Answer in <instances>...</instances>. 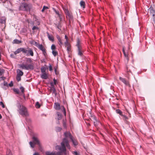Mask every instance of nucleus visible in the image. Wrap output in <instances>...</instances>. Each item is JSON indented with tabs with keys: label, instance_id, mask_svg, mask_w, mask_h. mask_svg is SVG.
I'll return each mask as SVG.
<instances>
[{
	"label": "nucleus",
	"instance_id": "nucleus-1",
	"mask_svg": "<svg viewBox=\"0 0 155 155\" xmlns=\"http://www.w3.org/2000/svg\"><path fill=\"white\" fill-rule=\"evenodd\" d=\"M65 138L62 140L61 143V146H57L56 149L60 151L61 152L65 153L66 151V147L69 149H70V146L68 139L69 138L70 139L73 137L71 134L68 132H65L64 133Z\"/></svg>",
	"mask_w": 155,
	"mask_h": 155
},
{
	"label": "nucleus",
	"instance_id": "nucleus-2",
	"mask_svg": "<svg viewBox=\"0 0 155 155\" xmlns=\"http://www.w3.org/2000/svg\"><path fill=\"white\" fill-rule=\"evenodd\" d=\"M38 136L37 134H35L32 136V139L33 140V142L30 141L29 142V144L32 148H34L35 147V145L37 144L38 145V147L41 148V144L40 142L37 137Z\"/></svg>",
	"mask_w": 155,
	"mask_h": 155
},
{
	"label": "nucleus",
	"instance_id": "nucleus-3",
	"mask_svg": "<svg viewBox=\"0 0 155 155\" xmlns=\"http://www.w3.org/2000/svg\"><path fill=\"white\" fill-rule=\"evenodd\" d=\"M19 109V114L24 117H28L29 116V114L27 111V108L23 106H21L19 104L18 107Z\"/></svg>",
	"mask_w": 155,
	"mask_h": 155
},
{
	"label": "nucleus",
	"instance_id": "nucleus-4",
	"mask_svg": "<svg viewBox=\"0 0 155 155\" xmlns=\"http://www.w3.org/2000/svg\"><path fill=\"white\" fill-rule=\"evenodd\" d=\"M31 8V5L30 4H28L25 3H22L19 7L20 10L25 11H30Z\"/></svg>",
	"mask_w": 155,
	"mask_h": 155
},
{
	"label": "nucleus",
	"instance_id": "nucleus-5",
	"mask_svg": "<svg viewBox=\"0 0 155 155\" xmlns=\"http://www.w3.org/2000/svg\"><path fill=\"white\" fill-rule=\"evenodd\" d=\"M76 45L78 48V54L80 56H83V54L81 46V41L79 38L77 39Z\"/></svg>",
	"mask_w": 155,
	"mask_h": 155
},
{
	"label": "nucleus",
	"instance_id": "nucleus-6",
	"mask_svg": "<svg viewBox=\"0 0 155 155\" xmlns=\"http://www.w3.org/2000/svg\"><path fill=\"white\" fill-rule=\"evenodd\" d=\"M18 66L20 68L26 70H33L34 68V66L32 64H19Z\"/></svg>",
	"mask_w": 155,
	"mask_h": 155
},
{
	"label": "nucleus",
	"instance_id": "nucleus-7",
	"mask_svg": "<svg viewBox=\"0 0 155 155\" xmlns=\"http://www.w3.org/2000/svg\"><path fill=\"white\" fill-rule=\"evenodd\" d=\"M25 50L26 51V52L24 53L26 54L27 56L31 55V56H34V52L31 48L28 47L26 48H25Z\"/></svg>",
	"mask_w": 155,
	"mask_h": 155
},
{
	"label": "nucleus",
	"instance_id": "nucleus-8",
	"mask_svg": "<svg viewBox=\"0 0 155 155\" xmlns=\"http://www.w3.org/2000/svg\"><path fill=\"white\" fill-rule=\"evenodd\" d=\"M37 47L42 51L43 54L45 57H46L47 56L46 50L44 46L41 44L38 45H37Z\"/></svg>",
	"mask_w": 155,
	"mask_h": 155
},
{
	"label": "nucleus",
	"instance_id": "nucleus-9",
	"mask_svg": "<svg viewBox=\"0 0 155 155\" xmlns=\"http://www.w3.org/2000/svg\"><path fill=\"white\" fill-rule=\"evenodd\" d=\"M119 80L123 82L127 86L130 87V85L129 81H127L125 78H123L121 77L119 78Z\"/></svg>",
	"mask_w": 155,
	"mask_h": 155
},
{
	"label": "nucleus",
	"instance_id": "nucleus-10",
	"mask_svg": "<svg viewBox=\"0 0 155 155\" xmlns=\"http://www.w3.org/2000/svg\"><path fill=\"white\" fill-rule=\"evenodd\" d=\"M21 52H22L23 53L26 52V51L25 50V48H20L17 50L15 51L14 52L15 54L16 55V54L19 53Z\"/></svg>",
	"mask_w": 155,
	"mask_h": 155
},
{
	"label": "nucleus",
	"instance_id": "nucleus-11",
	"mask_svg": "<svg viewBox=\"0 0 155 155\" xmlns=\"http://www.w3.org/2000/svg\"><path fill=\"white\" fill-rule=\"evenodd\" d=\"M54 107L55 110H58L61 108L62 109L61 106L60 104L58 103H55L54 104Z\"/></svg>",
	"mask_w": 155,
	"mask_h": 155
},
{
	"label": "nucleus",
	"instance_id": "nucleus-12",
	"mask_svg": "<svg viewBox=\"0 0 155 155\" xmlns=\"http://www.w3.org/2000/svg\"><path fill=\"white\" fill-rule=\"evenodd\" d=\"M123 51L125 58L126 59L127 62H128L129 60V58L128 56V54L127 53H126L125 51V48L124 47H123Z\"/></svg>",
	"mask_w": 155,
	"mask_h": 155
},
{
	"label": "nucleus",
	"instance_id": "nucleus-13",
	"mask_svg": "<svg viewBox=\"0 0 155 155\" xmlns=\"http://www.w3.org/2000/svg\"><path fill=\"white\" fill-rule=\"evenodd\" d=\"M148 11H150V14L153 17V18L155 17V11L152 8H149Z\"/></svg>",
	"mask_w": 155,
	"mask_h": 155
},
{
	"label": "nucleus",
	"instance_id": "nucleus-14",
	"mask_svg": "<svg viewBox=\"0 0 155 155\" xmlns=\"http://www.w3.org/2000/svg\"><path fill=\"white\" fill-rule=\"evenodd\" d=\"M41 78L43 79H46L48 78V75L46 73H42Z\"/></svg>",
	"mask_w": 155,
	"mask_h": 155
},
{
	"label": "nucleus",
	"instance_id": "nucleus-15",
	"mask_svg": "<svg viewBox=\"0 0 155 155\" xmlns=\"http://www.w3.org/2000/svg\"><path fill=\"white\" fill-rule=\"evenodd\" d=\"M94 126L96 127H97L98 125L100 124H101L100 121L97 119L95 121H94Z\"/></svg>",
	"mask_w": 155,
	"mask_h": 155
},
{
	"label": "nucleus",
	"instance_id": "nucleus-16",
	"mask_svg": "<svg viewBox=\"0 0 155 155\" xmlns=\"http://www.w3.org/2000/svg\"><path fill=\"white\" fill-rule=\"evenodd\" d=\"M71 140L72 141L73 144L74 145L76 146L78 144V142L77 140L76 139L74 138L73 137L71 138Z\"/></svg>",
	"mask_w": 155,
	"mask_h": 155
},
{
	"label": "nucleus",
	"instance_id": "nucleus-17",
	"mask_svg": "<svg viewBox=\"0 0 155 155\" xmlns=\"http://www.w3.org/2000/svg\"><path fill=\"white\" fill-rule=\"evenodd\" d=\"M56 37H57V38L58 41V44L60 46H61V45H63V43L62 42V40H61L60 37L59 35H57Z\"/></svg>",
	"mask_w": 155,
	"mask_h": 155
},
{
	"label": "nucleus",
	"instance_id": "nucleus-18",
	"mask_svg": "<svg viewBox=\"0 0 155 155\" xmlns=\"http://www.w3.org/2000/svg\"><path fill=\"white\" fill-rule=\"evenodd\" d=\"M80 4L81 7L82 8H85V3L84 1H81L80 2Z\"/></svg>",
	"mask_w": 155,
	"mask_h": 155
},
{
	"label": "nucleus",
	"instance_id": "nucleus-19",
	"mask_svg": "<svg viewBox=\"0 0 155 155\" xmlns=\"http://www.w3.org/2000/svg\"><path fill=\"white\" fill-rule=\"evenodd\" d=\"M47 34L49 39L52 41H54V38L53 36L52 35H50L48 32H47Z\"/></svg>",
	"mask_w": 155,
	"mask_h": 155
},
{
	"label": "nucleus",
	"instance_id": "nucleus-20",
	"mask_svg": "<svg viewBox=\"0 0 155 155\" xmlns=\"http://www.w3.org/2000/svg\"><path fill=\"white\" fill-rule=\"evenodd\" d=\"M23 72L21 70L18 69L17 70V75L21 76L23 75Z\"/></svg>",
	"mask_w": 155,
	"mask_h": 155
},
{
	"label": "nucleus",
	"instance_id": "nucleus-21",
	"mask_svg": "<svg viewBox=\"0 0 155 155\" xmlns=\"http://www.w3.org/2000/svg\"><path fill=\"white\" fill-rule=\"evenodd\" d=\"M50 90L52 93L54 94L55 95H56V91L54 87H51Z\"/></svg>",
	"mask_w": 155,
	"mask_h": 155
},
{
	"label": "nucleus",
	"instance_id": "nucleus-22",
	"mask_svg": "<svg viewBox=\"0 0 155 155\" xmlns=\"http://www.w3.org/2000/svg\"><path fill=\"white\" fill-rule=\"evenodd\" d=\"M60 152H51L50 155H61V153H62L60 151ZM64 153V152H63Z\"/></svg>",
	"mask_w": 155,
	"mask_h": 155
},
{
	"label": "nucleus",
	"instance_id": "nucleus-23",
	"mask_svg": "<svg viewBox=\"0 0 155 155\" xmlns=\"http://www.w3.org/2000/svg\"><path fill=\"white\" fill-rule=\"evenodd\" d=\"M64 12L66 14V15L68 16L69 17L71 16V14L69 12V11H68V9H65L64 10Z\"/></svg>",
	"mask_w": 155,
	"mask_h": 155
},
{
	"label": "nucleus",
	"instance_id": "nucleus-24",
	"mask_svg": "<svg viewBox=\"0 0 155 155\" xmlns=\"http://www.w3.org/2000/svg\"><path fill=\"white\" fill-rule=\"evenodd\" d=\"M57 114L58 115V120H61L62 118V116L61 114L59 112H57Z\"/></svg>",
	"mask_w": 155,
	"mask_h": 155
},
{
	"label": "nucleus",
	"instance_id": "nucleus-25",
	"mask_svg": "<svg viewBox=\"0 0 155 155\" xmlns=\"http://www.w3.org/2000/svg\"><path fill=\"white\" fill-rule=\"evenodd\" d=\"M90 119L91 120H93L94 121H95L97 119L96 117H95V116L94 115H91L90 116Z\"/></svg>",
	"mask_w": 155,
	"mask_h": 155
},
{
	"label": "nucleus",
	"instance_id": "nucleus-26",
	"mask_svg": "<svg viewBox=\"0 0 155 155\" xmlns=\"http://www.w3.org/2000/svg\"><path fill=\"white\" fill-rule=\"evenodd\" d=\"M46 68L44 67H43L41 68V72L42 73H45L46 72Z\"/></svg>",
	"mask_w": 155,
	"mask_h": 155
},
{
	"label": "nucleus",
	"instance_id": "nucleus-27",
	"mask_svg": "<svg viewBox=\"0 0 155 155\" xmlns=\"http://www.w3.org/2000/svg\"><path fill=\"white\" fill-rule=\"evenodd\" d=\"M116 112L119 114L120 115L123 116V115L122 114V112L119 109H117L116 110Z\"/></svg>",
	"mask_w": 155,
	"mask_h": 155
},
{
	"label": "nucleus",
	"instance_id": "nucleus-28",
	"mask_svg": "<svg viewBox=\"0 0 155 155\" xmlns=\"http://www.w3.org/2000/svg\"><path fill=\"white\" fill-rule=\"evenodd\" d=\"M6 22L5 18H2L0 19V23L1 24H5Z\"/></svg>",
	"mask_w": 155,
	"mask_h": 155
},
{
	"label": "nucleus",
	"instance_id": "nucleus-29",
	"mask_svg": "<svg viewBox=\"0 0 155 155\" xmlns=\"http://www.w3.org/2000/svg\"><path fill=\"white\" fill-rule=\"evenodd\" d=\"M21 42V41H20L19 40H18V39H15L13 40V44H18Z\"/></svg>",
	"mask_w": 155,
	"mask_h": 155
},
{
	"label": "nucleus",
	"instance_id": "nucleus-30",
	"mask_svg": "<svg viewBox=\"0 0 155 155\" xmlns=\"http://www.w3.org/2000/svg\"><path fill=\"white\" fill-rule=\"evenodd\" d=\"M52 53L54 57L56 56L58 54V51H56L55 50L52 51Z\"/></svg>",
	"mask_w": 155,
	"mask_h": 155
},
{
	"label": "nucleus",
	"instance_id": "nucleus-31",
	"mask_svg": "<svg viewBox=\"0 0 155 155\" xmlns=\"http://www.w3.org/2000/svg\"><path fill=\"white\" fill-rule=\"evenodd\" d=\"M61 107L62 108V111L63 112V113H64V115H65V116H66V112L65 109L64 107L63 106H61Z\"/></svg>",
	"mask_w": 155,
	"mask_h": 155
},
{
	"label": "nucleus",
	"instance_id": "nucleus-32",
	"mask_svg": "<svg viewBox=\"0 0 155 155\" xmlns=\"http://www.w3.org/2000/svg\"><path fill=\"white\" fill-rule=\"evenodd\" d=\"M54 10V12H55V13H56V14H57L58 16V17H59V18L61 19V15H60V14H59V12H58V11H57L55 9H53Z\"/></svg>",
	"mask_w": 155,
	"mask_h": 155
},
{
	"label": "nucleus",
	"instance_id": "nucleus-33",
	"mask_svg": "<svg viewBox=\"0 0 155 155\" xmlns=\"http://www.w3.org/2000/svg\"><path fill=\"white\" fill-rule=\"evenodd\" d=\"M6 155H12L11 151L10 150H7Z\"/></svg>",
	"mask_w": 155,
	"mask_h": 155
},
{
	"label": "nucleus",
	"instance_id": "nucleus-34",
	"mask_svg": "<svg viewBox=\"0 0 155 155\" xmlns=\"http://www.w3.org/2000/svg\"><path fill=\"white\" fill-rule=\"evenodd\" d=\"M48 9V8L47 6H44L43 7V8L41 10V12H44L45 11V10L46 9Z\"/></svg>",
	"mask_w": 155,
	"mask_h": 155
},
{
	"label": "nucleus",
	"instance_id": "nucleus-35",
	"mask_svg": "<svg viewBox=\"0 0 155 155\" xmlns=\"http://www.w3.org/2000/svg\"><path fill=\"white\" fill-rule=\"evenodd\" d=\"M17 94H19V91L18 89H14L13 90Z\"/></svg>",
	"mask_w": 155,
	"mask_h": 155
},
{
	"label": "nucleus",
	"instance_id": "nucleus-36",
	"mask_svg": "<svg viewBox=\"0 0 155 155\" xmlns=\"http://www.w3.org/2000/svg\"><path fill=\"white\" fill-rule=\"evenodd\" d=\"M36 107L37 108H39L40 107V105L39 103L38 102H37L36 103V104H35Z\"/></svg>",
	"mask_w": 155,
	"mask_h": 155
},
{
	"label": "nucleus",
	"instance_id": "nucleus-37",
	"mask_svg": "<svg viewBox=\"0 0 155 155\" xmlns=\"http://www.w3.org/2000/svg\"><path fill=\"white\" fill-rule=\"evenodd\" d=\"M16 78L18 81H19L21 80V76H19V75L18 76V75H17Z\"/></svg>",
	"mask_w": 155,
	"mask_h": 155
},
{
	"label": "nucleus",
	"instance_id": "nucleus-38",
	"mask_svg": "<svg viewBox=\"0 0 155 155\" xmlns=\"http://www.w3.org/2000/svg\"><path fill=\"white\" fill-rule=\"evenodd\" d=\"M38 29H39L38 27L36 26H34L32 28V30L34 31H35V30H38Z\"/></svg>",
	"mask_w": 155,
	"mask_h": 155
},
{
	"label": "nucleus",
	"instance_id": "nucleus-39",
	"mask_svg": "<svg viewBox=\"0 0 155 155\" xmlns=\"http://www.w3.org/2000/svg\"><path fill=\"white\" fill-rule=\"evenodd\" d=\"M56 49V47L54 45H52L51 46V49L52 51L55 50Z\"/></svg>",
	"mask_w": 155,
	"mask_h": 155
},
{
	"label": "nucleus",
	"instance_id": "nucleus-40",
	"mask_svg": "<svg viewBox=\"0 0 155 155\" xmlns=\"http://www.w3.org/2000/svg\"><path fill=\"white\" fill-rule=\"evenodd\" d=\"M4 70L3 69L0 68V75H2L4 73Z\"/></svg>",
	"mask_w": 155,
	"mask_h": 155
},
{
	"label": "nucleus",
	"instance_id": "nucleus-41",
	"mask_svg": "<svg viewBox=\"0 0 155 155\" xmlns=\"http://www.w3.org/2000/svg\"><path fill=\"white\" fill-rule=\"evenodd\" d=\"M67 48V50L68 51H70L71 49V47L70 45H68V46H66Z\"/></svg>",
	"mask_w": 155,
	"mask_h": 155
},
{
	"label": "nucleus",
	"instance_id": "nucleus-42",
	"mask_svg": "<svg viewBox=\"0 0 155 155\" xmlns=\"http://www.w3.org/2000/svg\"><path fill=\"white\" fill-rule=\"evenodd\" d=\"M64 44L65 47L67 46L68 45H70V44L68 42V41H66L64 43Z\"/></svg>",
	"mask_w": 155,
	"mask_h": 155
},
{
	"label": "nucleus",
	"instance_id": "nucleus-43",
	"mask_svg": "<svg viewBox=\"0 0 155 155\" xmlns=\"http://www.w3.org/2000/svg\"><path fill=\"white\" fill-rule=\"evenodd\" d=\"M20 89L21 92L23 93L24 92V88L23 87H20Z\"/></svg>",
	"mask_w": 155,
	"mask_h": 155
},
{
	"label": "nucleus",
	"instance_id": "nucleus-44",
	"mask_svg": "<svg viewBox=\"0 0 155 155\" xmlns=\"http://www.w3.org/2000/svg\"><path fill=\"white\" fill-rule=\"evenodd\" d=\"M26 61L27 62H29L30 63L31 62V61H32V60H31V59L30 58H26Z\"/></svg>",
	"mask_w": 155,
	"mask_h": 155
},
{
	"label": "nucleus",
	"instance_id": "nucleus-45",
	"mask_svg": "<svg viewBox=\"0 0 155 155\" xmlns=\"http://www.w3.org/2000/svg\"><path fill=\"white\" fill-rule=\"evenodd\" d=\"M0 105L3 108H5V106L3 103V102L2 101L0 102Z\"/></svg>",
	"mask_w": 155,
	"mask_h": 155
},
{
	"label": "nucleus",
	"instance_id": "nucleus-46",
	"mask_svg": "<svg viewBox=\"0 0 155 155\" xmlns=\"http://www.w3.org/2000/svg\"><path fill=\"white\" fill-rule=\"evenodd\" d=\"M72 153L73 154H74V155H79V154L77 151H73L72 152Z\"/></svg>",
	"mask_w": 155,
	"mask_h": 155
},
{
	"label": "nucleus",
	"instance_id": "nucleus-47",
	"mask_svg": "<svg viewBox=\"0 0 155 155\" xmlns=\"http://www.w3.org/2000/svg\"><path fill=\"white\" fill-rule=\"evenodd\" d=\"M49 71H51L53 70L52 67V66L50 64H49Z\"/></svg>",
	"mask_w": 155,
	"mask_h": 155
},
{
	"label": "nucleus",
	"instance_id": "nucleus-48",
	"mask_svg": "<svg viewBox=\"0 0 155 155\" xmlns=\"http://www.w3.org/2000/svg\"><path fill=\"white\" fill-rule=\"evenodd\" d=\"M51 152L49 151H47L45 152L46 155H50Z\"/></svg>",
	"mask_w": 155,
	"mask_h": 155
},
{
	"label": "nucleus",
	"instance_id": "nucleus-49",
	"mask_svg": "<svg viewBox=\"0 0 155 155\" xmlns=\"http://www.w3.org/2000/svg\"><path fill=\"white\" fill-rule=\"evenodd\" d=\"M9 85L10 87H11L13 86V84L12 81H11L10 84H9Z\"/></svg>",
	"mask_w": 155,
	"mask_h": 155
},
{
	"label": "nucleus",
	"instance_id": "nucleus-50",
	"mask_svg": "<svg viewBox=\"0 0 155 155\" xmlns=\"http://www.w3.org/2000/svg\"><path fill=\"white\" fill-rule=\"evenodd\" d=\"M53 81L54 82V84L56 85L57 84V81L56 80H55L54 78L53 79Z\"/></svg>",
	"mask_w": 155,
	"mask_h": 155
},
{
	"label": "nucleus",
	"instance_id": "nucleus-51",
	"mask_svg": "<svg viewBox=\"0 0 155 155\" xmlns=\"http://www.w3.org/2000/svg\"><path fill=\"white\" fill-rule=\"evenodd\" d=\"M57 28L60 30H61V26L59 25L57 26Z\"/></svg>",
	"mask_w": 155,
	"mask_h": 155
},
{
	"label": "nucleus",
	"instance_id": "nucleus-52",
	"mask_svg": "<svg viewBox=\"0 0 155 155\" xmlns=\"http://www.w3.org/2000/svg\"><path fill=\"white\" fill-rule=\"evenodd\" d=\"M55 72L56 74H58V72L57 71V69L56 68H55L54 69Z\"/></svg>",
	"mask_w": 155,
	"mask_h": 155
},
{
	"label": "nucleus",
	"instance_id": "nucleus-53",
	"mask_svg": "<svg viewBox=\"0 0 155 155\" xmlns=\"http://www.w3.org/2000/svg\"><path fill=\"white\" fill-rule=\"evenodd\" d=\"M65 38L66 40V41H68V38L67 36L66 35H65Z\"/></svg>",
	"mask_w": 155,
	"mask_h": 155
},
{
	"label": "nucleus",
	"instance_id": "nucleus-54",
	"mask_svg": "<svg viewBox=\"0 0 155 155\" xmlns=\"http://www.w3.org/2000/svg\"><path fill=\"white\" fill-rule=\"evenodd\" d=\"M50 85L51 86V87H54V84L53 83H52V82L51 83Z\"/></svg>",
	"mask_w": 155,
	"mask_h": 155
},
{
	"label": "nucleus",
	"instance_id": "nucleus-55",
	"mask_svg": "<svg viewBox=\"0 0 155 155\" xmlns=\"http://www.w3.org/2000/svg\"><path fill=\"white\" fill-rule=\"evenodd\" d=\"M63 126H64V127H66V123H65V122H64H64H63Z\"/></svg>",
	"mask_w": 155,
	"mask_h": 155
},
{
	"label": "nucleus",
	"instance_id": "nucleus-56",
	"mask_svg": "<svg viewBox=\"0 0 155 155\" xmlns=\"http://www.w3.org/2000/svg\"><path fill=\"white\" fill-rule=\"evenodd\" d=\"M127 72H131V71L130 69H128V68H127Z\"/></svg>",
	"mask_w": 155,
	"mask_h": 155
},
{
	"label": "nucleus",
	"instance_id": "nucleus-57",
	"mask_svg": "<svg viewBox=\"0 0 155 155\" xmlns=\"http://www.w3.org/2000/svg\"><path fill=\"white\" fill-rule=\"evenodd\" d=\"M4 85L5 86H7L8 85V83L7 82H4Z\"/></svg>",
	"mask_w": 155,
	"mask_h": 155
},
{
	"label": "nucleus",
	"instance_id": "nucleus-58",
	"mask_svg": "<svg viewBox=\"0 0 155 155\" xmlns=\"http://www.w3.org/2000/svg\"><path fill=\"white\" fill-rule=\"evenodd\" d=\"M33 155H39V154L38 153H35L33 154Z\"/></svg>",
	"mask_w": 155,
	"mask_h": 155
},
{
	"label": "nucleus",
	"instance_id": "nucleus-59",
	"mask_svg": "<svg viewBox=\"0 0 155 155\" xmlns=\"http://www.w3.org/2000/svg\"><path fill=\"white\" fill-rule=\"evenodd\" d=\"M0 78H1L2 80H4L5 79V78L4 77H0Z\"/></svg>",
	"mask_w": 155,
	"mask_h": 155
},
{
	"label": "nucleus",
	"instance_id": "nucleus-60",
	"mask_svg": "<svg viewBox=\"0 0 155 155\" xmlns=\"http://www.w3.org/2000/svg\"><path fill=\"white\" fill-rule=\"evenodd\" d=\"M35 43V45H36V46L37 47V45H39V44H38L36 42L34 41Z\"/></svg>",
	"mask_w": 155,
	"mask_h": 155
},
{
	"label": "nucleus",
	"instance_id": "nucleus-61",
	"mask_svg": "<svg viewBox=\"0 0 155 155\" xmlns=\"http://www.w3.org/2000/svg\"><path fill=\"white\" fill-rule=\"evenodd\" d=\"M124 116V119H125V120H126V119H128V118L126 116Z\"/></svg>",
	"mask_w": 155,
	"mask_h": 155
},
{
	"label": "nucleus",
	"instance_id": "nucleus-62",
	"mask_svg": "<svg viewBox=\"0 0 155 155\" xmlns=\"http://www.w3.org/2000/svg\"><path fill=\"white\" fill-rule=\"evenodd\" d=\"M1 52H0V61L1 60Z\"/></svg>",
	"mask_w": 155,
	"mask_h": 155
},
{
	"label": "nucleus",
	"instance_id": "nucleus-63",
	"mask_svg": "<svg viewBox=\"0 0 155 155\" xmlns=\"http://www.w3.org/2000/svg\"><path fill=\"white\" fill-rule=\"evenodd\" d=\"M13 54H10V56H11V57H12V56H13Z\"/></svg>",
	"mask_w": 155,
	"mask_h": 155
},
{
	"label": "nucleus",
	"instance_id": "nucleus-64",
	"mask_svg": "<svg viewBox=\"0 0 155 155\" xmlns=\"http://www.w3.org/2000/svg\"><path fill=\"white\" fill-rule=\"evenodd\" d=\"M2 118V116L1 115V114H0V119H1Z\"/></svg>",
	"mask_w": 155,
	"mask_h": 155
}]
</instances>
